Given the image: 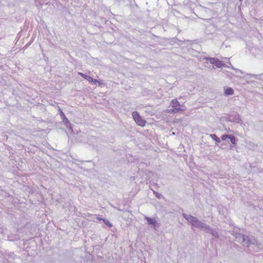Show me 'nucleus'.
I'll use <instances>...</instances> for the list:
<instances>
[{"mask_svg": "<svg viewBox=\"0 0 263 263\" xmlns=\"http://www.w3.org/2000/svg\"><path fill=\"white\" fill-rule=\"evenodd\" d=\"M171 106L173 109H167L165 110V113H176L178 111H181L185 110L184 106L183 105H181L177 99H174L171 103Z\"/></svg>", "mask_w": 263, "mask_h": 263, "instance_id": "1", "label": "nucleus"}, {"mask_svg": "<svg viewBox=\"0 0 263 263\" xmlns=\"http://www.w3.org/2000/svg\"><path fill=\"white\" fill-rule=\"evenodd\" d=\"M132 117L138 126L144 127L146 124V121L143 119L137 111L132 112Z\"/></svg>", "mask_w": 263, "mask_h": 263, "instance_id": "2", "label": "nucleus"}, {"mask_svg": "<svg viewBox=\"0 0 263 263\" xmlns=\"http://www.w3.org/2000/svg\"><path fill=\"white\" fill-rule=\"evenodd\" d=\"M209 61L211 64L215 65L218 68H221L224 65V64L222 63V62L219 61L217 59L212 58H209Z\"/></svg>", "mask_w": 263, "mask_h": 263, "instance_id": "3", "label": "nucleus"}, {"mask_svg": "<svg viewBox=\"0 0 263 263\" xmlns=\"http://www.w3.org/2000/svg\"><path fill=\"white\" fill-rule=\"evenodd\" d=\"M186 219L194 226L198 227L200 224V222L193 216H190L186 218Z\"/></svg>", "mask_w": 263, "mask_h": 263, "instance_id": "4", "label": "nucleus"}, {"mask_svg": "<svg viewBox=\"0 0 263 263\" xmlns=\"http://www.w3.org/2000/svg\"><path fill=\"white\" fill-rule=\"evenodd\" d=\"M145 219L147 220V223L149 225H153L154 227L156 226L157 221L155 219L146 217H145Z\"/></svg>", "mask_w": 263, "mask_h": 263, "instance_id": "5", "label": "nucleus"}, {"mask_svg": "<svg viewBox=\"0 0 263 263\" xmlns=\"http://www.w3.org/2000/svg\"><path fill=\"white\" fill-rule=\"evenodd\" d=\"M234 93L233 89L232 88H227L224 90V95L226 96L232 95Z\"/></svg>", "mask_w": 263, "mask_h": 263, "instance_id": "6", "label": "nucleus"}, {"mask_svg": "<svg viewBox=\"0 0 263 263\" xmlns=\"http://www.w3.org/2000/svg\"><path fill=\"white\" fill-rule=\"evenodd\" d=\"M78 74L81 76L84 79L87 80L89 82H90V81H92V78L91 77H90L89 76H87L85 75V74H84V73H83L82 72H78Z\"/></svg>", "mask_w": 263, "mask_h": 263, "instance_id": "7", "label": "nucleus"}, {"mask_svg": "<svg viewBox=\"0 0 263 263\" xmlns=\"http://www.w3.org/2000/svg\"><path fill=\"white\" fill-rule=\"evenodd\" d=\"M90 82L93 83L95 84H98L99 85H101L103 84V83L101 81H99L96 79H93L92 78V81H90Z\"/></svg>", "mask_w": 263, "mask_h": 263, "instance_id": "8", "label": "nucleus"}, {"mask_svg": "<svg viewBox=\"0 0 263 263\" xmlns=\"http://www.w3.org/2000/svg\"><path fill=\"white\" fill-rule=\"evenodd\" d=\"M211 137L213 139H214L215 141H216L217 142H220V139L217 137V136L215 134H212L211 135Z\"/></svg>", "mask_w": 263, "mask_h": 263, "instance_id": "9", "label": "nucleus"}, {"mask_svg": "<svg viewBox=\"0 0 263 263\" xmlns=\"http://www.w3.org/2000/svg\"><path fill=\"white\" fill-rule=\"evenodd\" d=\"M229 139L230 140L232 143L234 144L236 143V138L234 136L230 135Z\"/></svg>", "mask_w": 263, "mask_h": 263, "instance_id": "10", "label": "nucleus"}, {"mask_svg": "<svg viewBox=\"0 0 263 263\" xmlns=\"http://www.w3.org/2000/svg\"><path fill=\"white\" fill-rule=\"evenodd\" d=\"M102 221L104 222V223L106 225H107L109 227H111L112 226V224L108 220H107L105 219H102Z\"/></svg>", "mask_w": 263, "mask_h": 263, "instance_id": "11", "label": "nucleus"}, {"mask_svg": "<svg viewBox=\"0 0 263 263\" xmlns=\"http://www.w3.org/2000/svg\"><path fill=\"white\" fill-rule=\"evenodd\" d=\"M230 135H224L221 136V139L222 140H226L227 138H229Z\"/></svg>", "mask_w": 263, "mask_h": 263, "instance_id": "12", "label": "nucleus"}, {"mask_svg": "<svg viewBox=\"0 0 263 263\" xmlns=\"http://www.w3.org/2000/svg\"><path fill=\"white\" fill-rule=\"evenodd\" d=\"M97 219L99 220H102V219L103 218H97Z\"/></svg>", "mask_w": 263, "mask_h": 263, "instance_id": "13", "label": "nucleus"}, {"mask_svg": "<svg viewBox=\"0 0 263 263\" xmlns=\"http://www.w3.org/2000/svg\"><path fill=\"white\" fill-rule=\"evenodd\" d=\"M61 114L64 115V114H63V112L62 111H61Z\"/></svg>", "mask_w": 263, "mask_h": 263, "instance_id": "14", "label": "nucleus"}]
</instances>
